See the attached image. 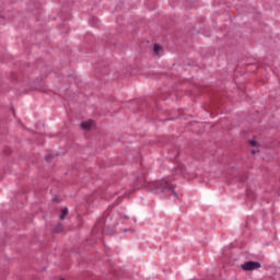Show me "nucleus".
<instances>
[{"instance_id": "nucleus-10", "label": "nucleus", "mask_w": 280, "mask_h": 280, "mask_svg": "<svg viewBox=\"0 0 280 280\" xmlns=\"http://www.w3.org/2000/svg\"><path fill=\"white\" fill-rule=\"evenodd\" d=\"M257 152H259V151L253 150V151H252V154H257Z\"/></svg>"}, {"instance_id": "nucleus-4", "label": "nucleus", "mask_w": 280, "mask_h": 280, "mask_svg": "<svg viewBox=\"0 0 280 280\" xmlns=\"http://www.w3.org/2000/svg\"><path fill=\"white\" fill-rule=\"evenodd\" d=\"M153 52L155 54V56H162L163 54V47L159 44H155L153 46Z\"/></svg>"}, {"instance_id": "nucleus-2", "label": "nucleus", "mask_w": 280, "mask_h": 280, "mask_svg": "<svg viewBox=\"0 0 280 280\" xmlns=\"http://www.w3.org/2000/svg\"><path fill=\"white\" fill-rule=\"evenodd\" d=\"M241 268L243 270H257V268H261V264L257 261H247L243 265H241Z\"/></svg>"}, {"instance_id": "nucleus-3", "label": "nucleus", "mask_w": 280, "mask_h": 280, "mask_svg": "<svg viewBox=\"0 0 280 280\" xmlns=\"http://www.w3.org/2000/svg\"><path fill=\"white\" fill-rule=\"evenodd\" d=\"M81 128L82 130H86V131L91 130L92 128H95V120L90 119V120L82 121Z\"/></svg>"}, {"instance_id": "nucleus-6", "label": "nucleus", "mask_w": 280, "mask_h": 280, "mask_svg": "<svg viewBox=\"0 0 280 280\" xmlns=\"http://www.w3.org/2000/svg\"><path fill=\"white\" fill-rule=\"evenodd\" d=\"M62 231H65V226L61 223H58L54 229V233H62Z\"/></svg>"}, {"instance_id": "nucleus-5", "label": "nucleus", "mask_w": 280, "mask_h": 280, "mask_svg": "<svg viewBox=\"0 0 280 280\" xmlns=\"http://www.w3.org/2000/svg\"><path fill=\"white\" fill-rule=\"evenodd\" d=\"M67 215H69V208H63L61 210V214L59 215V220H65V218H67Z\"/></svg>"}, {"instance_id": "nucleus-8", "label": "nucleus", "mask_w": 280, "mask_h": 280, "mask_svg": "<svg viewBox=\"0 0 280 280\" xmlns=\"http://www.w3.org/2000/svg\"><path fill=\"white\" fill-rule=\"evenodd\" d=\"M52 159H54V155H46V158H45L47 163L51 162Z\"/></svg>"}, {"instance_id": "nucleus-7", "label": "nucleus", "mask_w": 280, "mask_h": 280, "mask_svg": "<svg viewBox=\"0 0 280 280\" xmlns=\"http://www.w3.org/2000/svg\"><path fill=\"white\" fill-rule=\"evenodd\" d=\"M249 144L252 145V148H257V145H259V142H257L256 140H250Z\"/></svg>"}, {"instance_id": "nucleus-1", "label": "nucleus", "mask_w": 280, "mask_h": 280, "mask_svg": "<svg viewBox=\"0 0 280 280\" xmlns=\"http://www.w3.org/2000/svg\"><path fill=\"white\" fill-rule=\"evenodd\" d=\"M149 189L156 194H166V196H174L175 198H178V192L174 189V184L168 179L151 182L149 183Z\"/></svg>"}, {"instance_id": "nucleus-9", "label": "nucleus", "mask_w": 280, "mask_h": 280, "mask_svg": "<svg viewBox=\"0 0 280 280\" xmlns=\"http://www.w3.org/2000/svg\"><path fill=\"white\" fill-rule=\"evenodd\" d=\"M177 174H183V166L180 165L179 167L176 168Z\"/></svg>"}]
</instances>
